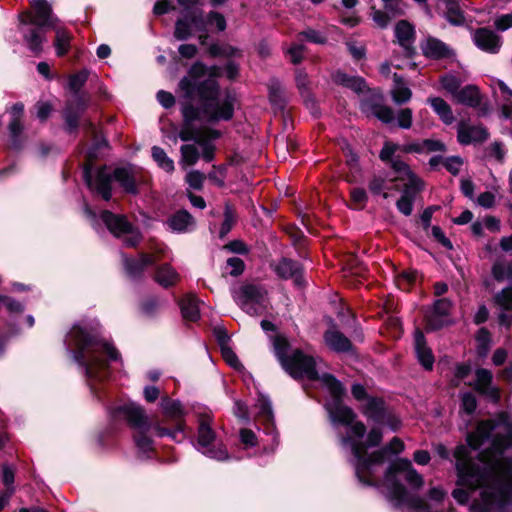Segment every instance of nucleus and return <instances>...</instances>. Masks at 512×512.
Masks as SVG:
<instances>
[{
	"label": "nucleus",
	"mask_w": 512,
	"mask_h": 512,
	"mask_svg": "<svg viewBox=\"0 0 512 512\" xmlns=\"http://www.w3.org/2000/svg\"><path fill=\"white\" fill-rule=\"evenodd\" d=\"M482 512H512V418L507 412L482 419Z\"/></svg>",
	"instance_id": "obj_1"
},
{
	"label": "nucleus",
	"mask_w": 512,
	"mask_h": 512,
	"mask_svg": "<svg viewBox=\"0 0 512 512\" xmlns=\"http://www.w3.org/2000/svg\"><path fill=\"white\" fill-rule=\"evenodd\" d=\"M66 345L83 368L92 393L97 394L96 384L109 377V361L118 360L119 352L111 343L99 339L95 328L85 322L73 325L66 336Z\"/></svg>",
	"instance_id": "obj_2"
},
{
	"label": "nucleus",
	"mask_w": 512,
	"mask_h": 512,
	"mask_svg": "<svg viewBox=\"0 0 512 512\" xmlns=\"http://www.w3.org/2000/svg\"><path fill=\"white\" fill-rule=\"evenodd\" d=\"M479 393L480 369H476L472 391L461 394L460 411L462 421L473 430L467 432V445H460L455 451L459 483L471 490L480 487V420L475 415Z\"/></svg>",
	"instance_id": "obj_3"
},
{
	"label": "nucleus",
	"mask_w": 512,
	"mask_h": 512,
	"mask_svg": "<svg viewBox=\"0 0 512 512\" xmlns=\"http://www.w3.org/2000/svg\"><path fill=\"white\" fill-rule=\"evenodd\" d=\"M402 476L413 489H420L424 484L423 477L413 468L408 459H398L389 466L384 478L387 497L397 506H406L415 512H442L437 509L446 496L441 487H431L426 497H419L408 492L399 481Z\"/></svg>",
	"instance_id": "obj_4"
},
{
	"label": "nucleus",
	"mask_w": 512,
	"mask_h": 512,
	"mask_svg": "<svg viewBox=\"0 0 512 512\" xmlns=\"http://www.w3.org/2000/svg\"><path fill=\"white\" fill-rule=\"evenodd\" d=\"M212 104L209 102L202 109H198L191 102L184 103L181 107L183 123L178 134L182 141H194L198 144L202 148V157L206 162L213 160L215 146L211 141L218 139L221 133L204 125L196 127L195 122L216 123L221 120H230L234 111V106L229 98L218 105L219 109L212 108Z\"/></svg>",
	"instance_id": "obj_5"
},
{
	"label": "nucleus",
	"mask_w": 512,
	"mask_h": 512,
	"mask_svg": "<svg viewBox=\"0 0 512 512\" xmlns=\"http://www.w3.org/2000/svg\"><path fill=\"white\" fill-rule=\"evenodd\" d=\"M272 340L273 351L282 368L294 379L319 380L330 392L332 399H340L344 388L331 374L319 375L317 361L313 356L305 354L300 349H295L289 354L290 344L286 337L277 335Z\"/></svg>",
	"instance_id": "obj_6"
},
{
	"label": "nucleus",
	"mask_w": 512,
	"mask_h": 512,
	"mask_svg": "<svg viewBox=\"0 0 512 512\" xmlns=\"http://www.w3.org/2000/svg\"><path fill=\"white\" fill-rule=\"evenodd\" d=\"M325 409L333 426L343 425L348 428L346 435H340L341 445L350 449L353 457H359L363 451L360 440L365 435V425L361 421H356V414L343 404L341 398L328 401Z\"/></svg>",
	"instance_id": "obj_7"
},
{
	"label": "nucleus",
	"mask_w": 512,
	"mask_h": 512,
	"mask_svg": "<svg viewBox=\"0 0 512 512\" xmlns=\"http://www.w3.org/2000/svg\"><path fill=\"white\" fill-rule=\"evenodd\" d=\"M207 72L206 66L201 62H196L189 70L188 76L181 79L179 88L183 92L184 97L191 101L193 98L198 97L201 101V106L197 107L202 109L207 103L211 102L212 108L222 104L226 99H230L233 103V98L226 95L223 99L219 98V86L214 78H209L204 81H199Z\"/></svg>",
	"instance_id": "obj_8"
},
{
	"label": "nucleus",
	"mask_w": 512,
	"mask_h": 512,
	"mask_svg": "<svg viewBox=\"0 0 512 512\" xmlns=\"http://www.w3.org/2000/svg\"><path fill=\"white\" fill-rule=\"evenodd\" d=\"M32 7L34 13L24 12L19 16V19L21 24L37 26L25 32L24 39L28 48L34 54H39L42 51V44L45 41L42 29L45 27H55L57 19L52 16L51 7L46 0H33Z\"/></svg>",
	"instance_id": "obj_9"
},
{
	"label": "nucleus",
	"mask_w": 512,
	"mask_h": 512,
	"mask_svg": "<svg viewBox=\"0 0 512 512\" xmlns=\"http://www.w3.org/2000/svg\"><path fill=\"white\" fill-rule=\"evenodd\" d=\"M84 179L89 188L101 195L106 201L111 199V182L113 179L119 182L127 193H137L135 170L132 167L116 168L112 175L101 169L97 172L95 178L92 177L89 169H85Z\"/></svg>",
	"instance_id": "obj_10"
},
{
	"label": "nucleus",
	"mask_w": 512,
	"mask_h": 512,
	"mask_svg": "<svg viewBox=\"0 0 512 512\" xmlns=\"http://www.w3.org/2000/svg\"><path fill=\"white\" fill-rule=\"evenodd\" d=\"M403 450V441L398 437H394L388 446L369 454L368 458H364L362 452L359 457H353V464L359 481L366 485H373L376 467L384 463L388 454H398Z\"/></svg>",
	"instance_id": "obj_11"
},
{
	"label": "nucleus",
	"mask_w": 512,
	"mask_h": 512,
	"mask_svg": "<svg viewBox=\"0 0 512 512\" xmlns=\"http://www.w3.org/2000/svg\"><path fill=\"white\" fill-rule=\"evenodd\" d=\"M118 411L124 415L134 429L133 437L138 450L148 455L153 450V441L148 435L152 424L148 420L145 410L141 406L131 403L119 407Z\"/></svg>",
	"instance_id": "obj_12"
},
{
	"label": "nucleus",
	"mask_w": 512,
	"mask_h": 512,
	"mask_svg": "<svg viewBox=\"0 0 512 512\" xmlns=\"http://www.w3.org/2000/svg\"><path fill=\"white\" fill-rule=\"evenodd\" d=\"M392 170L397 173V178L402 181L403 186L402 195L396 203L397 208L402 214L409 216L413 210L416 194L422 189V181L403 161H394Z\"/></svg>",
	"instance_id": "obj_13"
},
{
	"label": "nucleus",
	"mask_w": 512,
	"mask_h": 512,
	"mask_svg": "<svg viewBox=\"0 0 512 512\" xmlns=\"http://www.w3.org/2000/svg\"><path fill=\"white\" fill-rule=\"evenodd\" d=\"M237 305L247 314L256 316L262 314L268 305L267 291L258 284H245L233 293Z\"/></svg>",
	"instance_id": "obj_14"
},
{
	"label": "nucleus",
	"mask_w": 512,
	"mask_h": 512,
	"mask_svg": "<svg viewBox=\"0 0 512 512\" xmlns=\"http://www.w3.org/2000/svg\"><path fill=\"white\" fill-rule=\"evenodd\" d=\"M216 434L212 428V418L209 415H201L198 421L197 450L205 456L218 461L228 460L229 454L222 444L211 447Z\"/></svg>",
	"instance_id": "obj_15"
},
{
	"label": "nucleus",
	"mask_w": 512,
	"mask_h": 512,
	"mask_svg": "<svg viewBox=\"0 0 512 512\" xmlns=\"http://www.w3.org/2000/svg\"><path fill=\"white\" fill-rule=\"evenodd\" d=\"M101 220L111 234L119 239H122L125 246L134 247L140 242V232L127 220L124 215L114 214L105 210L101 213Z\"/></svg>",
	"instance_id": "obj_16"
},
{
	"label": "nucleus",
	"mask_w": 512,
	"mask_h": 512,
	"mask_svg": "<svg viewBox=\"0 0 512 512\" xmlns=\"http://www.w3.org/2000/svg\"><path fill=\"white\" fill-rule=\"evenodd\" d=\"M160 405L163 414L168 418L176 420L177 424L175 429L173 430L161 427L160 425H155L154 430L157 436H168L176 442H181L185 438L184 423L182 421H179L183 415V408L181 403L179 401L172 400L168 397H164L162 398Z\"/></svg>",
	"instance_id": "obj_17"
},
{
	"label": "nucleus",
	"mask_w": 512,
	"mask_h": 512,
	"mask_svg": "<svg viewBox=\"0 0 512 512\" xmlns=\"http://www.w3.org/2000/svg\"><path fill=\"white\" fill-rule=\"evenodd\" d=\"M495 314L500 328L512 326V287H505L494 296Z\"/></svg>",
	"instance_id": "obj_18"
},
{
	"label": "nucleus",
	"mask_w": 512,
	"mask_h": 512,
	"mask_svg": "<svg viewBox=\"0 0 512 512\" xmlns=\"http://www.w3.org/2000/svg\"><path fill=\"white\" fill-rule=\"evenodd\" d=\"M369 95L361 100V110L364 113L372 114L384 123H391L394 119L393 110L382 105V95L379 91H368Z\"/></svg>",
	"instance_id": "obj_19"
},
{
	"label": "nucleus",
	"mask_w": 512,
	"mask_h": 512,
	"mask_svg": "<svg viewBox=\"0 0 512 512\" xmlns=\"http://www.w3.org/2000/svg\"><path fill=\"white\" fill-rule=\"evenodd\" d=\"M452 304L448 299H439L434 303L433 310L427 315V327L438 330L451 323L449 312Z\"/></svg>",
	"instance_id": "obj_20"
},
{
	"label": "nucleus",
	"mask_w": 512,
	"mask_h": 512,
	"mask_svg": "<svg viewBox=\"0 0 512 512\" xmlns=\"http://www.w3.org/2000/svg\"><path fill=\"white\" fill-rule=\"evenodd\" d=\"M398 44L403 48L406 56L411 57L415 53V29L406 20L399 21L394 28Z\"/></svg>",
	"instance_id": "obj_21"
},
{
	"label": "nucleus",
	"mask_w": 512,
	"mask_h": 512,
	"mask_svg": "<svg viewBox=\"0 0 512 512\" xmlns=\"http://www.w3.org/2000/svg\"><path fill=\"white\" fill-rule=\"evenodd\" d=\"M24 112V105L22 103H15L11 110V121L8 125L10 141L13 148L18 149L22 146L21 135L23 133L22 116Z\"/></svg>",
	"instance_id": "obj_22"
},
{
	"label": "nucleus",
	"mask_w": 512,
	"mask_h": 512,
	"mask_svg": "<svg viewBox=\"0 0 512 512\" xmlns=\"http://www.w3.org/2000/svg\"><path fill=\"white\" fill-rule=\"evenodd\" d=\"M272 268L280 278L293 279L295 284H301L302 268L298 262L288 258H282L273 263Z\"/></svg>",
	"instance_id": "obj_23"
},
{
	"label": "nucleus",
	"mask_w": 512,
	"mask_h": 512,
	"mask_svg": "<svg viewBox=\"0 0 512 512\" xmlns=\"http://www.w3.org/2000/svg\"><path fill=\"white\" fill-rule=\"evenodd\" d=\"M394 176L382 177L374 176L369 184V189L374 194H382L384 198L388 197V191L398 190L402 181L397 178V173L393 170Z\"/></svg>",
	"instance_id": "obj_24"
},
{
	"label": "nucleus",
	"mask_w": 512,
	"mask_h": 512,
	"mask_svg": "<svg viewBox=\"0 0 512 512\" xmlns=\"http://www.w3.org/2000/svg\"><path fill=\"white\" fill-rule=\"evenodd\" d=\"M415 353L420 364L427 370H431L434 364V356L431 349L426 345L423 333L416 330L414 333Z\"/></svg>",
	"instance_id": "obj_25"
},
{
	"label": "nucleus",
	"mask_w": 512,
	"mask_h": 512,
	"mask_svg": "<svg viewBox=\"0 0 512 512\" xmlns=\"http://www.w3.org/2000/svg\"><path fill=\"white\" fill-rule=\"evenodd\" d=\"M423 54L432 59L450 57L452 51L449 47L437 38L429 37L421 45Z\"/></svg>",
	"instance_id": "obj_26"
},
{
	"label": "nucleus",
	"mask_w": 512,
	"mask_h": 512,
	"mask_svg": "<svg viewBox=\"0 0 512 512\" xmlns=\"http://www.w3.org/2000/svg\"><path fill=\"white\" fill-rule=\"evenodd\" d=\"M325 344L335 352H348L352 349L350 340L340 331L332 328L324 334Z\"/></svg>",
	"instance_id": "obj_27"
},
{
	"label": "nucleus",
	"mask_w": 512,
	"mask_h": 512,
	"mask_svg": "<svg viewBox=\"0 0 512 512\" xmlns=\"http://www.w3.org/2000/svg\"><path fill=\"white\" fill-rule=\"evenodd\" d=\"M493 374L490 370L483 369L481 372V385H482V400H488L493 404H498L500 401V389L492 383Z\"/></svg>",
	"instance_id": "obj_28"
},
{
	"label": "nucleus",
	"mask_w": 512,
	"mask_h": 512,
	"mask_svg": "<svg viewBox=\"0 0 512 512\" xmlns=\"http://www.w3.org/2000/svg\"><path fill=\"white\" fill-rule=\"evenodd\" d=\"M363 414L375 423H383L386 417L384 402L378 398H368L362 406Z\"/></svg>",
	"instance_id": "obj_29"
},
{
	"label": "nucleus",
	"mask_w": 512,
	"mask_h": 512,
	"mask_svg": "<svg viewBox=\"0 0 512 512\" xmlns=\"http://www.w3.org/2000/svg\"><path fill=\"white\" fill-rule=\"evenodd\" d=\"M123 261L127 274L135 279L142 274L147 266L155 263V258L152 255L141 254L138 260L124 258Z\"/></svg>",
	"instance_id": "obj_30"
},
{
	"label": "nucleus",
	"mask_w": 512,
	"mask_h": 512,
	"mask_svg": "<svg viewBox=\"0 0 512 512\" xmlns=\"http://www.w3.org/2000/svg\"><path fill=\"white\" fill-rule=\"evenodd\" d=\"M167 224L171 230L184 233L194 227V219L186 210H181L173 214L168 219Z\"/></svg>",
	"instance_id": "obj_31"
},
{
	"label": "nucleus",
	"mask_w": 512,
	"mask_h": 512,
	"mask_svg": "<svg viewBox=\"0 0 512 512\" xmlns=\"http://www.w3.org/2000/svg\"><path fill=\"white\" fill-rule=\"evenodd\" d=\"M393 86L391 88V96L396 104H403L408 102L412 97V91L408 88L398 74L393 76Z\"/></svg>",
	"instance_id": "obj_32"
},
{
	"label": "nucleus",
	"mask_w": 512,
	"mask_h": 512,
	"mask_svg": "<svg viewBox=\"0 0 512 512\" xmlns=\"http://www.w3.org/2000/svg\"><path fill=\"white\" fill-rule=\"evenodd\" d=\"M427 102L444 124L450 125L454 122L455 118L452 109L445 100L440 97H430Z\"/></svg>",
	"instance_id": "obj_33"
},
{
	"label": "nucleus",
	"mask_w": 512,
	"mask_h": 512,
	"mask_svg": "<svg viewBox=\"0 0 512 512\" xmlns=\"http://www.w3.org/2000/svg\"><path fill=\"white\" fill-rule=\"evenodd\" d=\"M333 80L336 83L343 85L347 88H350L351 90H353L357 93H364L367 89L366 83L363 78L356 77V76H350V75L340 72V71L336 72L333 75Z\"/></svg>",
	"instance_id": "obj_34"
},
{
	"label": "nucleus",
	"mask_w": 512,
	"mask_h": 512,
	"mask_svg": "<svg viewBox=\"0 0 512 512\" xmlns=\"http://www.w3.org/2000/svg\"><path fill=\"white\" fill-rule=\"evenodd\" d=\"M501 46L502 38L497 32L482 28V51L496 54L499 52Z\"/></svg>",
	"instance_id": "obj_35"
},
{
	"label": "nucleus",
	"mask_w": 512,
	"mask_h": 512,
	"mask_svg": "<svg viewBox=\"0 0 512 512\" xmlns=\"http://www.w3.org/2000/svg\"><path fill=\"white\" fill-rule=\"evenodd\" d=\"M180 307L184 319L192 322L199 319V301L193 295L185 296L180 302Z\"/></svg>",
	"instance_id": "obj_36"
},
{
	"label": "nucleus",
	"mask_w": 512,
	"mask_h": 512,
	"mask_svg": "<svg viewBox=\"0 0 512 512\" xmlns=\"http://www.w3.org/2000/svg\"><path fill=\"white\" fill-rule=\"evenodd\" d=\"M445 17L453 25L468 24L467 16L461 10L456 0L445 2Z\"/></svg>",
	"instance_id": "obj_37"
},
{
	"label": "nucleus",
	"mask_w": 512,
	"mask_h": 512,
	"mask_svg": "<svg viewBox=\"0 0 512 512\" xmlns=\"http://www.w3.org/2000/svg\"><path fill=\"white\" fill-rule=\"evenodd\" d=\"M455 99L461 104L477 107L480 104L479 89L477 86H466L456 94Z\"/></svg>",
	"instance_id": "obj_38"
},
{
	"label": "nucleus",
	"mask_w": 512,
	"mask_h": 512,
	"mask_svg": "<svg viewBox=\"0 0 512 512\" xmlns=\"http://www.w3.org/2000/svg\"><path fill=\"white\" fill-rule=\"evenodd\" d=\"M173 35L179 41L187 40L193 35V25L189 15L177 19Z\"/></svg>",
	"instance_id": "obj_39"
},
{
	"label": "nucleus",
	"mask_w": 512,
	"mask_h": 512,
	"mask_svg": "<svg viewBox=\"0 0 512 512\" xmlns=\"http://www.w3.org/2000/svg\"><path fill=\"white\" fill-rule=\"evenodd\" d=\"M480 135L477 127L470 126L461 122L458 126V141L463 145L471 144L476 141Z\"/></svg>",
	"instance_id": "obj_40"
},
{
	"label": "nucleus",
	"mask_w": 512,
	"mask_h": 512,
	"mask_svg": "<svg viewBox=\"0 0 512 512\" xmlns=\"http://www.w3.org/2000/svg\"><path fill=\"white\" fill-rule=\"evenodd\" d=\"M155 278L161 286L168 287L177 282L178 274L171 266L163 265L158 269Z\"/></svg>",
	"instance_id": "obj_41"
},
{
	"label": "nucleus",
	"mask_w": 512,
	"mask_h": 512,
	"mask_svg": "<svg viewBox=\"0 0 512 512\" xmlns=\"http://www.w3.org/2000/svg\"><path fill=\"white\" fill-rule=\"evenodd\" d=\"M54 28L56 31V38H55V42H54L56 53L58 56H63L69 50L71 35L67 30H65L63 28H60V27H54Z\"/></svg>",
	"instance_id": "obj_42"
},
{
	"label": "nucleus",
	"mask_w": 512,
	"mask_h": 512,
	"mask_svg": "<svg viewBox=\"0 0 512 512\" xmlns=\"http://www.w3.org/2000/svg\"><path fill=\"white\" fill-rule=\"evenodd\" d=\"M492 275L498 282L509 280L512 282V261H497L492 266Z\"/></svg>",
	"instance_id": "obj_43"
},
{
	"label": "nucleus",
	"mask_w": 512,
	"mask_h": 512,
	"mask_svg": "<svg viewBox=\"0 0 512 512\" xmlns=\"http://www.w3.org/2000/svg\"><path fill=\"white\" fill-rule=\"evenodd\" d=\"M220 346H221V353L224 358V360L229 364L231 367L235 369H239L241 367V363L237 357V355L234 353L232 348L228 345V339H226V335L223 334L218 339Z\"/></svg>",
	"instance_id": "obj_44"
},
{
	"label": "nucleus",
	"mask_w": 512,
	"mask_h": 512,
	"mask_svg": "<svg viewBox=\"0 0 512 512\" xmlns=\"http://www.w3.org/2000/svg\"><path fill=\"white\" fill-rule=\"evenodd\" d=\"M151 152L154 161L158 164L160 168H162L168 173H171L174 170V162L171 158L167 156L164 149L158 146H153Z\"/></svg>",
	"instance_id": "obj_45"
},
{
	"label": "nucleus",
	"mask_w": 512,
	"mask_h": 512,
	"mask_svg": "<svg viewBox=\"0 0 512 512\" xmlns=\"http://www.w3.org/2000/svg\"><path fill=\"white\" fill-rule=\"evenodd\" d=\"M181 165L192 166L199 160L200 154L195 144H185L180 148Z\"/></svg>",
	"instance_id": "obj_46"
},
{
	"label": "nucleus",
	"mask_w": 512,
	"mask_h": 512,
	"mask_svg": "<svg viewBox=\"0 0 512 512\" xmlns=\"http://www.w3.org/2000/svg\"><path fill=\"white\" fill-rule=\"evenodd\" d=\"M506 156V149L504 144L500 141L493 142L489 147L485 149L484 157L487 159H493L498 163H503Z\"/></svg>",
	"instance_id": "obj_47"
},
{
	"label": "nucleus",
	"mask_w": 512,
	"mask_h": 512,
	"mask_svg": "<svg viewBox=\"0 0 512 512\" xmlns=\"http://www.w3.org/2000/svg\"><path fill=\"white\" fill-rule=\"evenodd\" d=\"M236 222V213L233 208L229 205H225L224 220L220 228L219 236L225 237L232 229Z\"/></svg>",
	"instance_id": "obj_48"
},
{
	"label": "nucleus",
	"mask_w": 512,
	"mask_h": 512,
	"mask_svg": "<svg viewBox=\"0 0 512 512\" xmlns=\"http://www.w3.org/2000/svg\"><path fill=\"white\" fill-rule=\"evenodd\" d=\"M256 408L258 410L257 414L259 417L263 418L267 422H271L273 420L271 402L267 397L260 396L257 400Z\"/></svg>",
	"instance_id": "obj_49"
},
{
	"label": "nucleus",
	"mask_w": 512,
	"mask_h": 512,
	"mask_svg": "<svg viewBox=\"0 0 512 512\" xmlns=\"http://www.w3.org/2000/svg\"><path fill=\"white\" fill-rule=\"evenodd\" d=\"M381 440H382V432L379 428H372L369 431L365 442L363 441V437H362L360 441L363 445V451H362L363 457L368 458L369 455L366 454V449L368 447H374V446L379 445Z\"/></svg>",
	"instance_id": "obj_50"
},
{
	"label": "nucleus",
	"mask_w": 512,
	"mask_h": 512,
	"mask_svg": "<svg viewBox=\"0 0 512 512\" xmlns=\"http://www.w3.org/2000/svg\"><path fill=\"white\" fill-rule=\"evenodd\" d=\"M440 82L442 87L451 93L455 98L456 94L459 92L458 89L461 84L460 79L453 74H446L441 77Z\"/></svg>",
	"instance_id": "obj_51"
},
{
	"label": "nucleus",
	"mask_w": 512,
	"mask_h": 512,
	"mask_svg": "<svg viewBox=\"0 0 512 512\" xmlns=\"http://www.w3.org/2000/svg\"><path fill=\"white\" fill-rule=\"evenodd\" d=\"M299 37L304 38L305 40L314 43V44H325L327 42V36L318 30L308 28L299 33Z\"/></svg>",
	"instance_id": "obj_52"
},
{
	"label": "nucleus",
	"mask_w": 512,
	"mask_h": 512,
	"mask_svg": "<svg viewBox=\"0 0 512 512\" xmlns=\"http://www.w3.org/2000/svg\"><path fill=\"white\" fill-rule=\"evenodd\" d=\"M189 18L195 28L196 31L206 32L208 29L209 23L207 22V16L204 18L202 11H194L189 14Z\"/></svg>",
	"instance_id": "obj_53"
},
{
	"label": "nucleus",
	"mask_w": 512,
	"mask_h": 512,
	"mask_svg": "<svg viewBox=\"0 0 512 512\" xmlns=\"http://www.w3.org/2000/svg\"><path fill=\"white\" fill-rule=\"evenodd\" d=\"M88 79V72L86 70H82L74 75H72L69 79V87L74 92H78L85 82Z\"/></svg>",
	"instance_id": "obj_54"
},
{
	"label": "nucleus",
	"mask_w": 512,
	"mask_h": 512,
	"mask_svg": "<svg viewBox=\"0 0 512 512\" xmlns=\"http://www.w3.org/2000/svg\"><path fill=\"white\" fill-rule=\"evenodd\" d=\"M470 372H471V368L469 365H466V364L457 365L455 368L454 377L451 380V385L454 387L459 386L460 383L468 377Z\"/></svg>",
	"instance_id": "obj_55"
},
{
	"label": "nucleus",
	"mask_w": 512,
	"mask_h": 512,
	"mask_svg": "<svg viewBox=\"0 0 512 512\" xmlns=\"http://www.w3.org/2000/svg\"><path fill=\"white\" fill-rule=\"evenodd\" d=\"M207 22L210 26L215 25L218 31H224L226 29L227 23L225 17L216 11H210L207 14Z\"/></svg>",
	"instance_id": "obj_56"
},
{
	"label": "nucleus",
	"mask_w": 512,
	"mask_h": 512,
	"mask_svg": "<svg viewBox=\"0 0 512 512\" xmlns=\"http://www.w3.org/2000/svg\"><path fill=\"white\" fill-rule=\"evenodd\" d=\"M84 109V106L81 104V107L79 108V111L74 112L70 106H68L65 110V121L68 129L70 131H73L78 126V118L79 113Z\"/></svg>",
	"instance_id": "obj_57"
},
{
	"label": "nucleus",
	"mask_w": 512,
	"mask_h": 512,
	"mask_svg": "<svg viewBox=\"0 0 512 512\" xmlns=\"http://www.w3.org/2000/svg\"><path fill=\"white\" fill-rule=\"evenodd\" d=\"M204 179V174L197 170L190 171L186 176V181L189 184V186L196 190L202 188Z\"/></svg>",
	"instance_id": "obj_58"
},
{
	"label": "nucleus",
	"mask_w": 512,
	"mask_h": 512,
	"mask_svg": "<svg viewBox=\"0 0 512 512\" xmlns=\"http://www.w3.org/2000/svg\"><path fill=\"white\" fill-rule=\"evenodd\" d=\"M397 149L398 145L391 142H386L380 152V159L385 162L390 161L392 166L394 161H400L399 159H392V156L397 151Z\"/></svg>",
	"instance_id": "obj_59"
},
{
	"label": "nucleus",
	"mask_w": 512,
	"mask_h": 512,
	"mask_svg": "<svg viewBox=\"0 0 512 512\" xmlns=\"http://www.w3.org/2000/svg\"><path fill=\"white\" fill-rule=\"evenodd\" d=\"M2 306L11 313H20L23 311V306L21 303L5 295H0V307Z\"/></svg>",
	"instance_id": "obj_60"
},
{
	"label": "nucleus",
	"mask_w": 512,
	"mask_h": 512,
	"mask_svg": "<svg viewBox=\"0 0 512 512\" xmlns=\"http://www.w3.org/2000/svg\"><path fill=\"white\" fill-rule=\"evenodd\" d=\"M482 227L492 233H496L501 230V221L495 216L486 215L482 217Z\"/></svg>",
	"instance_id": "obj_61"
},
{
	"label": "nucleus",
	"mask_w": 512,
	"mask_h": 512,
	"mask_svg": "<svg viewBox=\"0 0 512 512\" xmlns=\"http://www.w3.org/2000/svg\"><path fill=\"white\" fill-rule=\"evenodd\" d=\"M398 126L403 129H409L412 125V110L409 108L401 109L397 114Z\"/></svg>",
	"instance_id": "obj_62"
},
{
	"label": "nucleus",
	"mask_w": 512,
	"mask_h": 512,
	"mask_svg": "<svg viewBox=\"0 0 512 512\" xmlns=\"http://www.w3.org/2000/svg\"><path fill=\"white\" fill-rule=\"evenodd\" d=\"M463 161L460 157H449L443 161V166L453 175H457L462 167Z\"/></svg>",
	"instance_id": "obj_63"
},
{
	"label": "nucleus",
	"mask_w": 512,
	"mask_h": 512,
	"mask_svg": "<svg viewBox=\"0 0 512 512\" xmlns=\"http://www.w3.org/2000/svg\"><path fill=\"white\" fill-rule=\"evenodd\" d=\"M227 267L230 268L229 273L232 276H238L244 270V262L239 257H231L227 260Z\"/></svg>",
	"instance_id": "obj_64"
}]
</instances>
